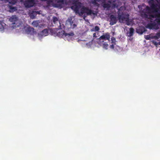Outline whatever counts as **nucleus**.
<instances>
[{"mask_svg": "<svg viewBox=\"0 0 160 160\" xmlns=\"http://www.w3.org/2000/svg\"><path fill=\"white\" fill-rule=\"evenodd\" d=\"M149 3L151 7L146 6L141 12L142 17L148 18L150 23L148 24L147 28L158 29L160 27V0H150ZM160 38V31L153 36L158 39Z\"/></svg>", "mask_w": 160, "mask_h": 160, "instance_id": "obj_1", "label": "nucleus"}, {"mask_svg": "<svg viewBox=\"0 0 160 160\" xmlns=\"http://www.w3.org/2000/svg\"><path fill=\"white\" fill-rule=\"evenodd\" d=\"M71 8L73 10L76 14L81 16L84 13H86L87 15L92 14L95 15V13L91 10L82 5L81 3L77 1H75L73 5L71 6Z\"/></svg>", "mask_w": 160, "mask_h": 160, "instance_id": "obj_2", "label": "nucleus"}, {"mask_svg": "<svg viewBox=\"0 0 160 160\" xmlns=\"http://www.w3.org/2000/svg\"><path fill=\"white\" fill-rule=\"evenodd\" d=\"M110 38V36L109 34L108 33H106L99 38L98 42L103 48L107 50L109 47L108 43L109 42Z\"/></svg>", "mask_w": 160, "mask_h": 160, "instance_id": "obj_3", "label": "nucleus"}, {"mask_svg": "<svg viewBox=\"0 0 160 160\" xmlns=\"http://www.w3.org/2000/svg\"><path fill=\"white\" fill-rule=\"evenodd\" d=\"M9 21L12 23L11 24V28L14 29L20 27L22 24L16 15H13L9 18Z\"/></svg>", "mask_w": 160, "mask_h": 160, "instance_id": "obj_4", "label": "nucleus"}, {"mask_svg": "<svg viewBox=\"0 0 160 160\" xmlns=\"http://www.w3.org/2000/svg\"><path fill=\"white\" fill-rule=\"evenodd\" d=\"M104 3L103 7L108 9L111 7L112 8H117V0H101Z\"/></svg>", "mask_w": 160, "mask_h": 160, "instance_id": "obj_5", "label": "nucleus"}, {"mask_svg": "<svg viewBox=\"0 0 160 160\" xmlns=\"http://www.w3.org/2000/svg\"><path fill=\"white\" fill-rule=\"evenodd\" d=\"M129 15L128 14L120 15L118 12V18L119 21L120 22H122L124 20H125L126 22V24L128 26L131 25L132 23V21L129 18Z\"/></svg>", "mask_w": 160, "mask_h": 160, "instance_id": "obj_6", "label": "nucleus"}, {"mask_svg": "<svg viewBox=\"0 0 160 160\" xmlns=\"http://www.w3.org/2000/svg\"><path fill=\"white\" fill-rule=\"evenodd\" d=\"M20 31H22L23 32H25L28 34H30L32 35L34 33V29L29 27L24 26L22 24L20 27Z\"/></svg>", "mask_w": 160, "mask_h": 160, "instance_id": "obj_7", "label": "nucleus"}, {"mask_svg": "<svg viewBox=\"0 0 160 160\" xmlns=\"http://www.w3.org/2000/svg\"><path fill=\"white\" fill-rule=\"evenodd\" d=\"M66 26L69 28L74 29L76 28L77 24L76 22H74L71 18H68L66 22Z\"/></svg>", "mask_w": 160, "mask_h": 160, "instance_id": "obj_8", "label": "nucleus"}, {"mask_svg": "<svg viewBox=\"0 0 160 160\" xmlns=\"http://www.w3.org/2000/svg\"><path fill=\"white\" fill-rule=\"evenodd\" d=\"M48 34V31L47 29H45L38 33V37L41 40L43 37L47 36Z\"/></svg>", "mask_w": 160, "mask_h": 160, "instance_id": "obj_9", "label": "nucleus"}, {"mask_svg": "<svg viewBox=\"0 0 160 160\" xmlns=\"http://www.w3.org/2000/svg\"><path fill=\"white\" fill-rule=\"evenodd\" d=\"M74 34L73 32H71L69 33L66 32L64 36V39L65 40H67L68 41L71 40L73 37L74 36Z\"/></svg>", "mask_w": 160, "mask_h": 160, "instance_id": "obj_10", "label": "nucleus"}, {"mask_svg": "<svg viewBox=\"0 0 160 160\" xmlns=\"http://www.w3.org/2000/svg\"><path fill=\"white\" fill-rule=\"evenodd\" d=\"M110 24L112 25L116 24L117 22V18L116 16L113 15H111L110 17Z\"/></svg>", "mask_w": 160, "mask_h": 160, "instance_id": "obj_11", "label": "nucleus"}, {"mask_svg": "<svg viewBox=\"0 0 160 160\" xmlns=\"http://www.w3.org/2000/svg\"><path fill=\"white\" fill-rule=\"evenodd\" d=\"M146 28L143 27H140L136 29V32L140 34H142L143 32L146 31Z\"/></svg>", "mask_w": 160, "mask_h": 160, "instance_id": "obj_12", "label": "nucleus"}, {"mask_svg": "<svg viewBox=\"0 0 160 160\" xmlns=\"http://www.w3.org/2000/svg\"><path fill=\"white\" fill-rule=\"evenodd\" d=\"M7 26L5 23L0 21V32L2 33L4 32Z\"/></svg>", "mask_w": 160, "mask_h": 160, "instance_id": "obj_13", "label": "nucleus"}, {"mask_svg": "<svg viewBox=\"0 0 160 160\" xmlns=\"http://www.w3.org/2000/svg\"><path fill=\"white\" fill-rule=\"evenodd\" d=\"M111 44L110 45V48L111 49H114L115 45L117 44V42L116 40V39L114 37H112L111 38Z\"/></svg>", "mask_w": 160, "mask_h": 160, "instance_id": "obj_14", "label": "nucleus"}, {"mask_svg": "<svg viewBox=\"0 0 160 160\" xmlns=\"http://www.w3.org/2000/svg\"><path fill=\"white\" fill-rule=\"evenodd\" d=\"M40 11H32L30 14V18H34L38 14H40Z\"/></svg>", "mask_w": 160, "mask_h": 160, "instance_id": "obj_15", "label": "nucleus"}, {"mask_svg": "<svg viewBox=\"0 0 160 160\" xmlns=\"http://www.w3.org/2000/svg\"><path fill=\"white\" fill-rule=\"evenodd\" d=\"M134 30L133 28H131L129 29V31L127 32V35L128 37H131L132 36L134 32Z\"/></svg>", "mask_w": 160, "mask_h": 160, "instance_id": "obj_16", "label": "nucleus"}, {"mask_svg": "<svg viewBox=\"0 0 160 160\" xmlns=\"http://www.w3.org/2000/svg\"><path fill=\"white\" fill-rule=\"evenodd\" d=\"M65 33V31H63L61 32H58L57 33V35L60 37H61L64 38Z\"/></svg>", "mask_w": 160, "mask_h": 160, "instance_id": "obj_17", "label": "nucleus"}, {"mask_svg": "<svg viewBox=\"0 0 160 160\" xmlns=\"http://www.w3.org/2000/svg\"><path fill=\"white\" fill-rule=\"evenodd\" d=\"M100 2L99 0H91V3L94 5L98 6L99 5L98 2Z\"/></svg>", "mask_w": 160, "mask_h": 160, "instance_id": "obj_18", "label": "nucleus"}, {"mask_svg": "<svg viewBox=\"0 0 160 160\" xmlns=\"http://www.w3.org/2000/svg\"><path fill=\"white\" fill-rule=\"evenodd\" d=\"M118 11L117 12L118 14V12H119L120 15L122 14H126L122 12V11L125 9V8L124 7H121L120 8H118Z\"/></svg>", "mask_w": 160, "mask_h": 160, "instance_id": "obj_19", "label": "nucleus"}, {"mask_svg": "<svg viewBox=\"0 0 160 160\" xmlns=\"http://www.w3.org/2000/svg\"><path fill=\"white\" fill-rule=\"evenodd\" d=\"M39 21V20L34 21L32 22V24L34 27L38 28Z\"/></svg>", "mask_w": 160, "mask_h": 160, "instance_id": "obj_20", "label": "nucleus"}, {"mask_svg": "<svg viewBox=\"0 0 160 160\" xmlns=\"http://www.w3.org/2000/svg\"><path fill=\"white\" fill-rule=\"evenodd\" d=\"M113 49L115 51V52H117L119 51L121 49V48L119 47V46L117 45L116 44V45H115L114 48Z\"/></svg>", "mask_w": 160, "mask_h": 160, "instance_id": "obj_21", "label": "nucleus"}, {"mask_svg": "<svg viewBox=\"0 0 160 160\" xmlns=\"http://www.w3.org/2000/svg\"><path fill=\"white\" fill-rule=\"evenodd\" d=\"M99 30V27L98 26H96L94 28H93L92 29V31H98Z\"/></svg>", "mask_w": 160, "mask_h": 160, "instance_id": "obj_22", "label": "nucleus"}, {"mask_svg": "<svg viewBox=\"0 0 160 160\" xmlns=\"http://www.w3.org/2000/svg\"><path fill=\"white\" fill-rule=\"evenodd\" d=\"M38 24V28H42L44 27V24L41 22L40 20Z\"/></svg>", "mask_w": 160, "mask_h": 160, "instance_id": "obj_23", "label": "nucleus"}, {"mask_svg": "<svg viewBox=\"0 0 160 160\" xmlns=\"http://www.w3.org/2000/svg\"><path fill=\"white\" fill-rule=\"evenodd\" d=\"M53 22L54 23H56L58 21V19L56 17H53Z\"/></svg>", "mask_w": 160, "mask_h": 160, "instance_id": "obj_24", "label": "nucleus"}, {"mask_svg": "<svg viewBox=\"0 0 160 160\" xmlns=\"http://www.w3.org/2000/svg\"><path fill=\"white\" fill-rule=\"evenodd\" d=\"M145 38L147 40H150L151 39V37L149 35L145 36Z\"/></svg>", "mask_w": 160, "mask_h": 160, "instance_id": "obj_25", "label": "nucleus"}, {"mask_svg": "<svg viewBox=\"0 0 160 160\" xmlns=\"http://www.w3.org/2000/svg\"><path fill=\"white\" fill-rule=\"evenodd\" d=\"M153 43L155 45H156V46L158 44L160 45V42H157L156 41H153Z\"/></svg>", "mask_w": 160, "mask_h": 160, "instance_id": "obj_26", "label": "nucleus"}, {"mask_svg": "<svg viewBox=\"0 0 160 160\" xmlns=\"http://www.w3.org/2000/svg\"><path fill=\"white\" fill-rule=\"evenodd\" d=\"M10 10L12 11H15L16 10V8L15 7L11 8H10Z\"/></svg>", "mask_w": 160, "mask_h": 160, "instance_id": "obj_27", "label": "nucleus"}, {"mask_svg": "<svg viewBox=\"0 0 160 160\" xmlns=\"http://www.w3.org/2000/svg\"><path fill=\"white\" fill-rule=\"evenodd\" d=\"M93 36L94 37H96V33H94L93 34Z\"/></svg>", "mask_w": 160, "mask_h": 160, "instance_id": "obj_28", "label": "nucleus"}, {"mask_svg": "<svg viewBox=\"0 0 160 160\" xmlns=\"http://www.w3.org/2000/svg\"><path fill=\"white\" fill-rule=\"evenodd\" d=\"M59 24H60V26H59V28L60 29H62V28L61 27V23H60L59 22Z\"/></svg>", "mask_w": 160, "mask_h": 160, "instance_id": "obj_29", "label": "nucleus"}, {"mask_svg": "<svg viewBox=\"0 0 160 160\" xmlns=\"http://www.w3.org/2000/svg\"><path fill=\"white\" fill-rule=\"evenodd\" d=\"M86 16L85 15H84L83 16V18L84 20H85V18H86Z\"/></svg>", "mask_w": 160, "mask_h": 160, "instance_id": "obj_30", "label": "nucleus"}]
</instances>
